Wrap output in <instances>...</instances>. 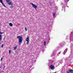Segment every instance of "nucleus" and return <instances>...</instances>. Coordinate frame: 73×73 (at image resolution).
<instances>
[{"label": "nucleus", "instance_id": "f257e3e1", "mask_svg": "<svg viewBox=\"0 0 73 73\" xmlns=\"http://www.w3.org/2000/svg\"><path fill=\"white\" fill-rule=\"evenodd\" d=\"M17 38H19V44L20 45L21 43L22 42V41H23V37H21L20 36H18L17 37Z\"/></svg>", "mask_w": 73, "mask_h": 73}, {"label": "nucleus", "instance_id": "f03ea898", "mask_svg": "<svg viewBox=\"0 0 73 73\" xmlns=\"http://www.w3.org/2000/svg\"><path fill=\"white\" fill-rule=\"evenodd\" d=\"M31 4L32 5L33 7L35 8V9L36 10L37 8V6L36 5H35L33 3H31Z\"/></svg>", "mask_w": 73, "mask_h": 73}, {"label": "nucleus", "instance_id": "7ed1b4c3", "mask_svg": "<svg viewBox=\"0 0 73 73\" xmlns=\"http://www.w3.org/2000/svg\"><path fill=\"white\" fill-rule=\"evenodd\" d=\"M4 32H0V42L2 40V35H2V34H3Z\"/></svg>", "mask_w": 73, "mask_h": 73}, {"label": "nucleus", "instance_id": "20e7f679", "mask_svg": "<svg viewBox=\"0 0 73 73\" xmlns=\"http://www.w3.org/2000/svg\"><path fill=\"white\" fill-rule=\"evenodd\" d=\"M29 37H27L26 39V41H27V45L28 44H29Z\"/></svg>", "mask_w": 73, "mask_h": 73}, {"label": "nucleus", "instance_id": "39448f33", "mask_svg": "<svg viewBox=\"0 0 73 73\" xmlns=\"http://www.w3.org/2000/svg\"><path fill=\"white\" fill-rule=\"evenodd\" d=\"M0 2L3 5V7H5L6 8V6H5V5L4 4V3H3V0H0Z\"/></svg>", "mask_w": 73, "mask_h": 73}, {"label": "nucleus", "instance_id": "423d86ee", "mask_svg": "<svg viewBox=\"0 0 73 73\" xmlns=\"http://www.w3.org/2000/svg\"><path fill=\"white\" fill-rule=\"evenodd\" d=\"M50 69H54V66L53 65H50Z\"/></svg>", "mask_w": 73, "mask_h": 73}, {"label": "nucleus", "instance_id": "0eeeda50", "mask_svg": "<svg viewBox=\"0 0 73 73\" xmlns=\"http://www.w3.org/2000/svg\"><path fill=\"white\" fill-rule=\"evenodd\" d=\"M7 3L8 4V5H13V3H12L11 2H7Z\"/></svg>", "mask_w": 73, "mask_h": 73}, {"label": "nucleus", "instance_id": "6e6552de", "mask_svg": "<svg viewBox=\"0 0 73 73\" xmlns=\"http://www.w3.org/2000/svg\"><path fill=\"white\" fill-rule=\"evenodd\" d=\"M17 48V46H15L14 47V50H16V49Z\"/></svg>", "mask_w": 73, "mask_h": 73}, {"label": "nucleus", "instance_id": "1a4fd4ad", "mask_svg": "<svg viewBox=\"0 0 73 73\" xmlns=\"http://www.w3.org/2000/svg\"><path fill=\"white\" fill-rule=\"evenodd\" d=\"M69 72H70L71 73H73V70H69Z\"/></svg>", "mask_w": 73, "mask_h": 73}, {"label": "nucleus", "instance_id": "9d476101", "mask_svg": "<svg viewBox=\"0 0 73 73\" xmlns=\"http://www.w3.org/2000/svg\"><path fill=\"white\" fill-rule=\"evenodd\" d=\"M9 25H10V26H11V27H12V26H13L12 24L11 23H9Z\"/></svg>", "mask_w": 73, "mask_h": 73}, {"label": "nucleus", "instance_id": "9b49d317", "mask_svg": "<svg viewBox=\"0 0 73 73\" xmlns=\"http://www.w3.org/2000/svg\"><path fill=\"white\" fill-rule=\"evenodd\" d=\"M9 54H11V51L10 50H9Z\"/></svg>", "mask_w": 73, "mask_h": 73}, {"label": "nucleus", "instance_id": "f8f14e48", "mask_svg": "<svg viewBox=\"0 0 73 73\" xmlns=\"http://www.w3.org/2000/svg\"><path fill=\"white\" fill-rule=\"evenodd\" d=\"M6 2H7V3H9L8 2H9L10 1V0H6Z\"/></svg>", "mask_w": 73, "mask_h": 73}, {"label": "nucleus", "instance_id": "ddd939ff", "mask_svg": "<svg viewBox=\"0 0 73 73\" xmlns=\"http://www.w3.org/2000/svg\"><path fill=\"white\" fill-rule=\"evenodd\" d=\"M44 45H46V41H44Z\"/></svg>", "mask_w": 73, "mask_h": 73}, {"label": "nucleus", "instance_id": "4468645a", "mask_svg": "<svg viewBox=\"0 0 73 73\" xmlns=\"http://www.w3.org/2000/svg\"><path fill=\"white\" fill-rule=\"evenodd\" d=\"M53 17H54L55 16V13H53Z\"/></svg>", "mask_w": 73, "mask_h": 73}, {"label": "nucleus", "instance_id": "2eb2a0df", "mask_svg": "<svg viewBox=\"0 0 73 73\" xmlns=\"http://www.w3.org/2000/svg\"><path fill=\"white\" fill-rule=\"evenodd\" d=\"M27 27H25V31H27Z\"/></svg>", "mask_w": 73, "mask_h": 73}, {"label": "nucleus", "instance_id": "dca6fc26", "mask_svg": "<svg viewBox=\"0 0 73 73\" xmlns=\"http://www.w3.org/2000/svg\"><path fill=\"white\" fill-rule=\"evenodd\" d=\"M3 46H4V44H2L1 46V47H2V48H3Z\"/></svg>", "mask_w": 73, "mask_h": 73}, {"label": "nucleus", "instance_id": "f3484780", "mask_svg": "<svg viewBox=\"0 0 73 73\" xmlns=\"http://www.w3.org/2000/svg\"><path fill=\"white\" fill-rule=\"evenodd\" d=\"M64 52H67V49H66V50H65Z\"/></svg>", "mask_w": 73, "mask_h": 73}, {"label": "nucleus", "instance_id": "a211bd4d", "mask_svg": "<svg viewBox=\"0 0 73 73\" xmlns=\"http://www.w3.org/2000/svg\"><path fill=\"white\" fill-rule=\"evenodd\" d=\"M2 60H3V58H1V61H2Z\"/></svg>", "mask_w": 73, "mask_h": 73}, {"label": "nucleus", "instance_id": "6ab92c4d", "mask_svg": "<svg viewBox=\"0 0 73 73\" xmlns=\"http://www.w3.org/2000/svg\"><path fill=\"white\" fill-rule=\"evenodd\" d=\"M11 8H12L13 7V6H10Z\"/></svg>", "mask_w": 73, "mask_h": 73}, {"label": "nucleus", "instance_id": "aec40b11", "mask_svg": "<svg viewBox=\"0 0 73 73\" xmlns=\"http://www.w3.org/2000/svg\"><path fill=\"white\" fill-rule=\"evenodd\" d=\"M67 73H70V72L69 71H67Z\"/></svg>", "mask_w": 73, "mask_h": 73}, {"label": "nucleus", "instance_id": "412c9836", "mask_svg": "<svg viewBox=\"0 0 73 73\" xmlns=\"http://www.w3.org/2000/svg\"><path fill=\"white\" fill-rule=\"evenodd\" d=\"M56 73V72H54V73Z\"/></svg>", "mask_w": 73, "mask_h": 73}]
</instances>
